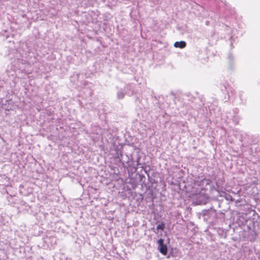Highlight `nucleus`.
<instances>
[{"label": "nucleus", "mask_w": 260, "mask_h": 260, "mask_svg": "<svg viewBox=\"0 0 260 260\" xmlns=\"http://www.w3.org/2000/svg\"><path fill=\"white\" fill-rule=\"evenodd\" d=\"M158 249L159 251L164 255H166L167 252V245H159Z\"/></svg>", "instance_id": "obj_1"}, {"label": "nucleus", "mask_w": 260, "mask_h": 260, "mask_svg": "<svg viewBox=\"0 0 260 260\" xmlns=\"http://www.w3.org/2000/svg\"><path fill=\"white\" fill-rule=\"evenodd\" d=\"M186 43L184 41L176 42L174 46L176 48H184L186 46Z\"/></svg>", "instance_id": "obj_2"}, {"label": "nucleus", "mask_w": 260, "mask_h": 260, "mask_svg": "<svg viewBox=\"0 0 260 260\" xmlns=\"http://www.w3.org/2000/svg\"><path fill=\"white\" fill-rule=\"evenodd\" d=\"M165 228V224L164 222H161V223L159 224L156 228V230L157 231L161 230L164 231Z\"/></svg>", "instance_id": "obj_3"}, {"label": "nucleus", "mask_w": 260, "mask_h": 260, "mask_svg": "<svg viewBox=\"0 0 260 260\" xmlns=\"http://www.w3.org/2000/svg\"><path fill=\"white\" fill-rule=\"evenodd\" d=\"M163 242H164V240L162 239H160L158 240V244H163Z\"/></svg>", "instance_id": "obj_4"}]
</instances>
